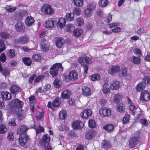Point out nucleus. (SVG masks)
Returning <instances> with one entry per match:
<instances>
[{"instance_id": "f257e3e1", "label": "nucleus", "mask_w": 150, "mask_h": 150, "mask_svg": "<svg viewBox=\"0 0 150 150\" xmlns=\"http://www.w3.org/2000/svg\"><path fill=\"white\" fill-rule=\"evenodd\" d=\"M29 129V127L25 125H22L17 129V133L20 135L18 139L19 144L22 146L26 147L30 142V139L28 134H24L23 136L22 135L25 134Z\"/></svg>"}, {"instance_id": "f03ea898", "label": "nucleus", "mask_w": 150, "mask_h": 150, "mask_svg": "<svg viewBox=\"0 0 150 150\" xmlns=\"http://www.w3.org/2000/svg\"><path fill=\"white\" fill-rule=\"evenodd\" d=\"M91 57H82L79 58V61L81 64L83 69L84 74L87 73V71L88 69L87 64L91 63Z\"/></svg>"}, {"instance_id": "7ed1b4c3", "label": "nucleus", "mask_w": 150, "mask_h": 150, "mask_svg": "<svg viewBox=\"0 0 150 150\" xmlns=\"http://www.w3.org/2000/svg\"><path fill=\"white\" fill-rule=\"evenodd\" d=\"M64 68L61 63H57L52 65L50 69V73L53 77L57 75L58 73V71H62Z\"/></svg>"}, {"instance_id": "20e7f679", "label": "nucleus", "mask_w": 150, "mask_h": 150, "mask_svg": "<svg viewBox=\"0 0 150 150\" xmlns=\"http://www.w3.org/2000/svg\"><path fill=\"white\" fill-rule=\"evenodd\" d=\"M50 139V136L47 134L44 135L40 141V145L44 146L45 150H52V147L49 143Z\"/></svg>"}, {"instance_id": "39448f33", "label": "nucleus", "mask_w": 150, "mask_h": 150, "mask_svg": "<svg viewBox=\"0 0 150 150\" xmlns=\"http://www.w3.org/2000/svg\"><path fill=\"white\" fill-rule=\"evenodd\" d=\"M24 103L22 101L18 99H16L11 100L9 103L10 107L11 108V111L14 112V111H16L17 110L15 109L18 110V108H21L23 105Z\"/></svg>"}, {"instance_id": "423d86ee", "label": "nucleus", "mask_w": 150, "mask_h": 150, "mask_svg": "<svg viewBox=\"0 0 150 150\" xmlns=\"http://www.w3.org/2000/svg\"><path fill=\"white\" fill-rule=\"evenodd\" d=\"M61 99L59 97H57L52 102L49 101L48 102L47 107L54 110L55 108L59 107L61 104Z\"/></svg>"}, {"instance_id": "0eeeda50", "label": "nucleus", "mask_w": 150, "mask_h": 150, "mask_svg": "<svg viewBox=\"0 0 150 150\" xmlns=\"http://www.w3.org/2000/svg\"><path fill=\"white\" fill-rule=\"evenodd\" d=\"M41 12L47 15H51L54 13V10L49 4H45L41 7Z\"/></svg>"}, {"instance_id": "6e6552de", "label": "nucleus", "mask_w": 150, "mask_h": 150, "mask_svg": "<svg viewBox=\"0 0 150 150\" xmlns=\"http://www.w3.org/2000/svg\"><path fill=\"white\" fill-rule=\"evenodd\" d=\"M28 11L25 10H21L14 14V18L17 21L21 19L23 17L28 14Z\"/></svg>"}, {"instance_id": "1a4fd4ad", "label": "nucleus", "mask_w": 150, "mask_h": 150, "mask_svg": "<svg viewBox=\"0 0 150 150\" xmlns=\"http://www.w3.org/2000/svg\"><path fill=\"white\" fill-rule=\"evenodd\" d=\"M139 137L140 136L138 134L136 136L132 137L130 138L129 142V147L131 148H133L135 147L137 144Z\"/></svg>"}, {"instance_id": "9d476101", "label": "nucleus", "mask_w": 150, "mask_h": 150, "mask_svg": "<svg viewBox=\"0 0 150 150\" xmlns=\"http://www.w3.org/2000/svg\"><path fill=\"white\" fill-rule=\"evenodd\" d=\"M28 38L27 36H22L20 37L18 39H15L14 43L15 45H17L18 44H24L28 42Z\"/></svg>"}, {"instance_id": "9b49d317", "label": "nucleus", "mask_w": 150, "mask_h": 150, "mask_svg": "<svg viewBox=\"0 0 150 150\" xmlns=\"http://www.w3.org/2000/svg\"><path fill=\"white\" fill-rule=\"evenodd\" d=\"M140 99L142 101H146L150 99V95L148 91L145 90L141 92Z\"/></svg>"}, {"instance_id": "f8f14e48", "label": "nucleus", "mask_w": 150, "mask_h": 150, "mask_svg": "<svg viewBox=\"0 0 150 150\" xmlns=\"http://www.w3.org/2000/svg\"><path fill=\"white\" fill-rule=\"evenodd\" d=\"M72 125L73 129H76L83 127L84 124L83 122L80 121H76L72 123Z\"/></svg>"}, {"instance_id": "ddd939ff", "label": "nucleus", "mask_w": 150, "mask_h": 150, "mask_svg": "<svg viewBox=\"0 0 150 150\" xmlns=\"http://www.w3.org/2000/svg\"><path fill=\"white\" fill-rule=\"evenodd\" d=\"M21 88L17 85L12 84L10 88L11 93L13 94H16L18 92H20Z\"/></svg>"}, {"instance_id": "4468645a", "label": "nucleus", "mask_w": 150, "mask_h": 150, "mask_svg": "<svg viewBox=\"0 0 150 150\" xmlns=\"http://www.w3.org/2000/svg\"><path fill=\"white\" fill-rule=\"evenodd\" d=\"M92 112L90 109L84 110L81 113V115L83 118L86 119L89 118L91 115Z\"/></svg>"}, {"instance_id": "2eb2a0df", "label": "nucleus", "mask_w": 150, "mask_h": 150, "mask_svg": "<svg viewBox=\"0 0 150 150\" xmlns=\"http://www.w3.org/2000/svg\"><path fill=\"white\" fill-rule=\"evenodd\" d=\"M15 29L18 32H24L25 28L21 21H18L15 25Z\"/></svg>"}, {"instance_id": "dca6fc26", "label": "nucleus", "mask_w": 150, "mask_h": 150, "mask_svg": "<svg viewBox=\"0 0 150 150\" xmlns=\"http://www.w3.org/2000/svg\"><path fill=\"white\" fill-rule=\"evenodd\" d=\"M65 41L64 39L61 37H57L55 40V43L56 46L59 48H61L63 45Z\"/></svg>"}, {"instance_id": "f3484780", "label": "nucleus", "mask_w": 150, "mask_h": 150, "mask_svg": "<svg viewBox=\"0 0 150 150\" xmlns=\"http://www.w3.org/2000/svg\"><path fill=\"white\" fill-rule=\"evenodd\" d=\"M96 134V132L95 131L91 129L88 130L86 132L85 137L87 139H90L93 138Z\"/></svg>"}, {"instance_id": "a211bd4d", "label": "nucleus", "mask_w": 150, "mask_h": 150, "mask_svg": "<svg viewBox=\"0 0 150 150\" xmlns=\"http://www.w3.org/2000/svg\"><path fill=\"white\" fill-rule=\"evenodd\" d=\"M71 94V93L70 90L66 89L61 93V97L64 99H68L70 98Z\"/></svg>"}, {"instance_id": "6ab92c4d", "label": "nucleus", "mask_w": 150, "mask_h": 150, "mask_svg": "<svg viewBox=\"0 0 150 150\" xmlns=\"http://www.w3.org/2000/svg\"><path fill=\"white\" fill-rule=\"evenodd\" d=\"M1 98L3 100H9L11 97V94L8 92L4 91L1 93Z\"/></svg>"}, {"instance_id": "aec40b11", "label": "nucleus", "mask_w": 150, "mask_h": 150, "mask_svg": "<svg viewBox=\"0 0 150 150\" xmlns=\"http://www.w3.org/2000/svg\"><path fill=\"white\" fill-rule=\"evenodd\" d=\"M146 85V82L142 81L138 84L136 86V90L138 92H140L143 91L145 88Z\"/></svg>"}, {"instance_id": "412c9836", "label": "nucleus", "mask_w": 150, "mask_h": 150, "mask_svg": "<svg viewBox=\"0 0 150 150\" xmlns=\"http://www.w3.org/2000/svg\"><path fill=\"white\" fill-rule=\"evenodd\" d=\"M120 70V67L118 66L113 65L110 69L108 70V73L112 75L119 71Z\"/></svg>"}, {"instance_id": "4be33fe9", "label": "nucleus", "mask_w": 150, "mask_h": 150, "mask_svg": "<svg viewBox=\"0 0 150 150\" xmlns=\"http://www.w3.org/2000/svg\"><path fill=\"white\" fill-rule=\"evenodd\" d=\"M25 22L26 25L30 27L33 25L34 22V20L33 18L31 16H28L26 18Z\"/></svg>"}, {"instance_id": "5701e85b", "label": "nucleus", "mask_w": 150, "mask_h": 150, "mask_svg": "<svg viewBox=\"0 0 150 150\" xmlns=\"http://www.w3.org/2000/svg\"><path fill=\"white\" fill-rule=\"evenodd\" d=\"M83 95L86 96H89L91 95V90L90 88L85 86L82 88Z\"/></svg>"}, {"instance_id": "b1692460", "label": "nucleus", "mask_w": 150, "mask_h": 150, "mask_svg": "<svg viewBox=\"0 0 150 150\" xmlns=\"http://www.w3.org/2000/svg\"><path fill=\"white\" fill-rule=\"evenodd\" d=\"M111 115V110L110 109L104 107L102 109V115L103 116H109Z\"/></svg>"}, {"instance_id": "393cba45", "label": "nucleus", "mask_w": 150, "mask_h": 150, "mask_svg": "<svg viewBox=\"0 0 150 150\" xmlns=\"http://www.w3.org/2000/svg\"><path fill=\"white\" fill-rule=\"evenodd\" d=\"M120 82L118 81H113L111 84L110 87L112 89L116 90L120 88Z\"/></svg>"}, {"instance_id": "a878e982", "label": "nucleus", "mask_w": 150, "mask_h": 150, "mask_svg": "<svg viewBox=\"0 0 150 150\" xmlns=\"http://www.w3.org/2000/svg\"><path fill=\"white\" fill-rule=\"evenodd\" d=\"M0 71H1L5 78H8L9 74V71L6 68L2 69L1 63L0 62Z\"/></svg>"}, {"instance_id": "bb28decb", "label": "nucleus", "mask_w": 150, "mask_h": 150, "mask_svg": "<svg viewBox=\"0 0 150 150\" xmlns=\"http://www.w3.org/2000/svg\"><path fill=\"white\" fill-rule=\"evenodd\" d=\"M66 19L64 18H60L58 20L57 26L61 28H62L66 24Z\"/></svg>"}, {"instance_id": "cd10ccee", "label": "nucleus", "mask_w": 150, "mask_h": 150, "mask_svg": "<svg viewBox=\"0 0 150 150\" xmlns=\"http://www.w3.org/2000/svg\"><path fill=\"white\" fill-rule=\"evenodd\" d=\"M22 61L25 65L29 66L32 63V60L30 58L27 57H24L22 58Z\"/></svg>"}, {"instance_id": "c85d7f7f", "label": "nucleus", "mask_w": 150, "mask_h": 150, "mask_svg": "<svg viewBox=\"0 0 150 150\" xmlns=\"http://www.w3.org/2000/svg\"><path fill=\"white\" fill-rule=\"evenodd\" d=\"M140 57H136L133 56L131 58V59L132 62L136 64H139L141 62V59Z\"/></svg>"}, {"instance_id": "c756f323", "label": "nucleus", "mask_w": 150, "mask_h": 150, "mask_svg": "<svg viewBox=\"0 0 150 150\" xmlns=\"http://www.w3.org/2000/svg\"><path fill=\"white\" fill-rule=\"evenodd\" d=\"M110 86L108 83H105L103 86L102 91L105 94H107L110 92Z\"/></svg>"}, {"instance_id": "7c9ffc66", "label": "nucleus", "mask_w": 150, "mask_h": 150, "mask_svg": "<svg viewBox=\"0 0 150 150\" xmlns=\"http://www.w3.org/2000/svg\"><path fill=\"white\" fill-rule=\"evenodd\" d=\"M102 147L106 149H109L111 147L110 142L106 140H103L102 143Z\"/></svg>"}, {"instance_id": "2f4dec72", "label": "nucleus", "mask_w": 150, "mask_h": 150, "mask_svg": "<svg viewBox=\"0 0 150 150\" xmlns=\"http://www.w3.org/2000/svg\"><path fill=\"white\" fill-rule=\"evenodd\" d=\"M69 79L71 80L76 79L77 78V74L75 71H72L70 72L69 74Z\"/></svg>"}, {"instance_id": "473e14b6", "label": "nucleus", "mask_w": 150, "mask_h": 150, "mask_svg": "<svg viewBox=\"0 0 150 150\" xmlns=\"http://www.w3.org/2000/svg\"><path fill=\"white\" fill-rule=\"evenodd\" d=\"M82 33V30L78 28L74 30L73 34L76 37H79L81 35Z\"/></svg>"}, {"instance_id": "72a5a7b5", "label": "nucleus", "mask_w": 150, "mask_h": 150, "mask_svg": "<svg viewBox=\"0 0 150 150\" xmlns=\"http://www.w3.org/2000/svg\"><path fill=\"white\" fill-rule=\"evenodd\" d=\"M54 21L52 20H49L45 22V27L47 28H52L54 26Z\"/></svg>"}, {"instance_id": "f704fd0d", "label": "nucleus", "mask_w": 150, "mask_h": 150, "mask_svg": "<svg viewBox=\"0 0 150 150\" xmlns=\"http://www.w3.org/2000/svg\"><path fill=\"white\" fill-rule=\"evenodd\" d=\"M117 110L120 112H123L124 111L125 106V104L122 103L117 105Z\"/></svg>"}, {"instance_id": "c9c22d12", "label": "nucleus", "mask_w": 150, "mask_h": 150, "mask_svg": "<svg viewBox=\"0 0 150 150\" xmlns=\"http://www.w3.org/2000/svg\"><path fill=\"white\" fill-rule=\"evenodd\" d=\"M76 25L79 26H81L84 23V21L83 18L82 17H79L76 20Z\"/></svg>"}, {"instance_id": "e433bc0d", "label": "nucleus", "mask_w": 150, "mask_h": 150, "mask_svg": "<svg viewBox=\"0 0 150 150\" xmlns=\"http://www.w3.org/2000/svg\"><path fill=\"white\" fill-rule=\"evenodd\" d=\"M114 128V126L112 124L106 125L103 127V129L105 130L108 131H111L113 130Z\"/></svg>"}, {"instance_id": "4c0bfd02", "label": "nucleus", "mask_w": 150, "mask_h": 150, "mask_svg": "<svg viewBox=\"0 0 150 150\" xmlns=\"http://www.w3.org/2000/svg\"><path fill=\"white\" fill-rule=\"evenodd\" d=\"M74 17V15L73 13H67L65 16V19L66 21H71L73 20Z\"/></svg>"}, {"instance_id": "58836bf2", "label": "nucleus", "mask_w": 150, "mask_h": 150, "mask_svg": "<svg viewBox=\"0 0 150 150\" xmlns=\"http://www.w3.org/2000/svg\"><path fill=\"white\" fill-rule=\"evenodd\" d=\"M99 2L100 6L102 7L106 6L108 4V0H99Z\"/></svg>"}, {"instance_id": "ea45409f", "label": "nucleus", "mask_w": 150, "mask_h": 150, "mask_svg": "<svg viewBox=\"0 0 150 150\" xmlns=\"http://www.w3.org/2000/svg\"><path fill=\"white\" fill-rule=\"evenodd\" d=\"M51 87L50 85V84H47L44 87V90H41L40 93H42V95H45L46 93L45 92H47L49 91Z\"/></svg>"}, {"instance_id": "a19ab883", "label": "nucleus", "mask_w": 150, "mask_h": 150, "mask_svg": "<svg viewBox=\"0 0 150 150\" xmlns=\"http://www.w3.org/2000/svg\"><path fill=\"white\" fill-rule=\"evenodd\" d=\"M133 52L135 54L139 57H141L142 55L141 50L138 48H134L133 50Z\"/></svg>"}, {"instance_id": "79ce46f5", "label": "nucleus", "mask_w": 150, "mask_h": 150, "mask_svg": "<svg viewBox=\"0 0 150 150\" xmlns=\"http://www.w3.org/2000/svg\"><path fill=\"white\" fill-rule=\"evenodd\" d=\"M33 128L35 130L37 134H38L40 132H43L44 130V129L43 127H41L40 125H39L37 128L35 126H34Z\"/></svg>"}, {"instance_id": "37998d69", "label": "nucleus", "mask_w": 150, "mask_h": 150, "mask_svg": "<svg viewBox=\"0 0 150 150\" xmlns=\"http://www.w3.org/2000/svg\"><path fill=\"white\" fill-rule=\"evenodd\" d=\"M100 76L98 74H95L90 76V78L93 81L99 80L100 79Z\"/></svg>"}, {"instance_id": "c03bdc74", "label": "nucleus", "mask_w": 150, "mask_h": 150, "mask_svg": "<svg viewBox=\"0 0 150 150\" xmlns=\"http://www.w3.org/2000/svg\"><path fill=\"white\" fill-rule=\"evenodd\" d=\"M127 69L125 67L122 69V75L123 76H125L126 75L127 76H128L129 78H128L127 77V79L129 80L131 78V75L130 74H128L127 75Z\"/></svg>"}, {"instance_id": "a18cd8bd", "label": "nucleus", "mask_w": 150, "mask_h": 150, "mask_svg": "<svg viewBox=\"0 0 150 150\" xmlns=\"http://www.w3.org/2000/svg\"><path fill=\"white\" fill-rule=\"evenodd\" d=\"M7 55L10 58H13L15 56V53L14 50L13 49H11L8 52Z\"/></svg>"}, {"instance_id": "49530a36", "label": "nucleus", "mask_w": 150, "mask_h": 150, "mask_svg": "<svg viewBox=\"0 0 150 150\" xmlns=\"http://www.w3.org/2000/svg\"><path fill=\"white\" fill-rule=\"evenodd\" d=\"M8 130L6 126L3 125H0V134H3L5 133Z\"/></svg>"}, {"instance_id": "de8ad7c7", "label": "nucleus", "mask_w": 150, "mask_h": 150, "mask_svg": "<svg viewBox=\"0 0 150 150\" xmlns=\"http://www.w3.org/2000/svg\"><path fill=\"white\" fill-rule=\"evenodd\" d=\"M83 0H74V5L77 6H81L83 5Z\"/></svg>"}, {"instance_id": "09e8293b", "label": "nucleus", "mask_w": 150, "mask_h": 150, "mask_svg": "<svg viewBox=\"0 0 150 150\" xmlns=\"http://www.w3.org/2000/svg\"><path fill=\"white\" fill-rule=\"evenodd\" d=\"M66 112L64 111H61L59 113V115L60 119H64L67 116Z\"/></svg>"}, {"instance_id": "8fccbe9b", "label": "nucleus", "mask_w": 150, "mask_h": 150, "mask_svg": "<svg viewBox=\"0 0 150 150\" xmlns=\"http://www.w3.org/2000/svg\"><path fill=\"white\" fill-rule=\"evenodd\" d=\"M129 117L130 116L129 114H125L122 120V122L123 124H126L129 122Z\"/></svg>"}, {"instance_id": "3c124183", "label": "nucleus", "mask_w": 150, "mask_h": 150, "mask_svg": "<svg viewBox=\"0 0 150 150\" xmlns=\"http://www.w3.org/2000/svg\"><path fill=\"white\" fill-rule=\"evenodd\" d=\"M89 126L91 128H94L96 126L95 121L93 120H91L88 122Z\"/></svg>"}, {"instance_id": "603ef678", "label": "nucleus", "mask_w": 150, "mask_h": 150, "mask_svg": "<svg viewBox=\"0 0 150 150\" xmlns=\"http://www.w3.org/2000/svg\"><path fill=\"white\" fill-rule=\"evenodd\" d=\"M54 84L56 88H59L60 87L61 84V82L58 79H56L54 81Z\"/></svg>"}, {"instance_id": "864d4df0", "label": "nucleus", "mask_w": 150, "mask_h": 150, "mask_svg": "<svg viewBox=\"0 0 150 150\" xmlns=\"http://www.w3.org/2000/svg\"><path fill=\"white\" fill-rule=\"evenodd\" d=\"M81 13V9L79 8L76 7L73 9V14L77 15H79Z\"/></svg>"}, {"instance_id": "5fc2aeb1", "label": "nucleus", "mask_w": 150, "mask_h": 150, "mask_svg": "<svg viewBox=\"0 0 150 150\" xmlns=\"http://www.w3.org/2000/svg\"><path fill=\"white\" fill-rule=\"evenodd\" d=\"M0 36L2 38L6 39L10 36V35L7 33L3 32L1 33Z\"/></svg>"}, {"instance_id": "6e6d98bb", "label": "nucleus", "mask_w": 150, "mask_h": 150, "mask_svg": "<svg viewBox=\"0 0 150 150\" xmlns=\"http://www.w3.org/2000/svg\"><path fill=\"white\" fill-rule=\"evenodd\" d=\"M74 28V27L73 25L71 24H69L67 26L66 29L67 31L70 32H71Z\"/></svg>"}, {"instance_id": "4d7b16f0", "label": "nucleus", "mask_w": 150, "mask_h": 150, "mask_svg": "<svg viewBox=\"0 0 150 150\" xmlns=\"http://www.w3.org/2000/svg\"><path fill=\"white\" fill-rule=\"evenodd\" d=\"M92 12L91 10L87 8L84 11L85 16L88 17H90L92 15Z\"/></svg>"}, {"instance_id": "13d9d810", "label": "nucleus", "mask_w": 150, "mask_h": 150, "mask_svg": "<svg viewBox=\"0 0 150 150\" xmlns=\"http://www.w3.org/2000/svg\"><path fill=\"white\" fill-rule=\"evenodd\" d=\"M120 96L119 94H115L113 97V101L115 103H117L119 101Z\"/></svg>"}, {"instance_id": "bf43d9fd", "label": "nucleus", "mask_w": 150, "mask_h": 150, "mask_svg": "<svg viewBox=\"0 0 150 150\" xmlns=\"http://www.w3.org/2000/svg\"><path fill=\"white\" fill-rule=\"evenodd\" d=\"M40 59V56L37 54H34L32 57V60L35 61H38Z\"/></svg>"}, {"instance_id": "052dcab7", "label": "nucleus", "mask_w": 150, "mask_h": 150, "mask_svg": "<svg viewBox=\"0 0 150 150\" xmlns=\"http://www.w3.org/2000/svg\"><path fill=\"white\" fill-rule=\"evenodd\" d=\"M96 6V4L94 3H92L89 4L87 6V8L90 9L92 11L94 9Z\"/></svg>"}, {"instance_id": "680f3d73", "label": "nucleus", "mask_w": 150, "mask_h": 150, "mask_svg": "<svg viewBox=\"0 0 150 150\" xmlns=\"http://www.w3.org/2000/svg\"><path fill=\"white\" fill-rule=\"evenodd\" d=\"M112 19V16L111 15L109 14L108 16H106L104 18L105 21L108 23H110Z\"/></svg>"}, {"instance_id": "e2e57ef3", "label": "nucleus", "mask_w": 150, "mask_h": 150, "mask_svg": "<svg viewBox=\"0 0 150 150\" xmlns=\"http://www.w3.org/2000/svg\"><path fill=\"white\" fill-rule=\"evenodd\" d=\"M41 50L43 51H46L48 50L49 49V46L47 44L43 45V48L42 47V45L40 46Z\"/></svg>"}, {"instance_id": "0e129e2a", "label": "nucleus", "mask_w": 150, "mask_h": 150, "mask_svg": "<svg viewBox=\"0 0 150 150\" xmlns=\"http://www.w3.org/2000/svg\"><path fill=\"white\" fill-rule=\"evenodd\" d=\"M44 78V76L43 75H39L34 79V82H38L42 80Z\"/></svg>"}, {"instance_id": "69168bd1", "label": "nucleus", "mask_w": 150, "mask_h": 150, "mask_svg": "<svg viewBox=\"0 0 150 150\" xmlns=\"http://www.w3.org/2000/svg\"><path fill=\"white\" fill-rule=\"evenodd\" d=\"M140 122L142 125L145 126H147L149 124L147 120L145 119H140Z\"/></svg>"}, {"instance_id": "338daca9", "label": "nucleus", "mask_w": 150, "mask_h": 150, "mask_svg": "<svg viewBox=\"0 0 150 150\" xmlns=\"http://www.w3.org/2000/svg\"><path fill=\"white\" fill-rule=\"evenodd\" d=\"M6 60V57L5 54H2L0 56V61L2 62H4Z\"/></svg>"}, {"instance_id": "774afa93", "label": "nucleus", "mask_w": 150, "mask_h": 150, "mask_svg": "<svg viewBox=\"0 0 150 150\" xmlns=\"http://www.w3.org/2000/svg\"><path fill=\"white\" fill-rule=\"evenodd\" d=\"M9 125L10 126H14L16 125L15 122V119L13 118L11 119V121L9 122Z\"/></svg>"}]
</instances>
